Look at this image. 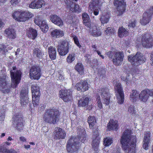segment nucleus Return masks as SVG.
<instances>
[{
    "label": "nucleus",
    "mask_w": 153,
    "mask_h": 153,
    "mask_svg": "<svg viewBox=\"0 0 153 153\" xmlns=\"http://www.w3.org/2000/svg\"><path fill=\"white\" fill-rule=\"evenodd\" d=\"M130 131L126 130L121 137V143L125 153H135L136 138L135 136H131Z\"/></svg>",
    "instance_id": "obj_1"
},
{
    "label": "nucleus",
    "mask_w": 153,
    "mask_h": 153,
    "mask_svg": "<svg viewBox=\"0 0 153 153\" xmlns=\"http://www.w3.org/2000/svg\"><path fill=\"white\" fill-rule=\"evenodd\" d=\"M60 113L57 108L47 109L43 114V120L45 123L55 124L59 122Z\"/></svg>",
    "instance_id": "obj_2"
},
{
    "label": "nucleus",
    "mask_w": 153,
    "mask_h": 153,
    "mask_svg": "<svg viewBox=\"0 0 153 153\" xmlns=\"http://www.w3.org/2000/svg\"><path fill=\"white\" fill-rule=\"evenodd\" d=\"M83 132L81 136L78 138L73 137L70 139L67 144V149L68 153H73L77 151L79 148L80 142H84L86 140L85 132L82 130Z\"/></svg>",
    "instance_id": "obj_3"
},
{
    "label": "nucleus",
    "mask_w": 153,
    "mask_h": 153,
    "mask_svg": "<svg viewBox=\"0 0 153 153\" xmlns=\"http://www.w3.org/2000/svg\"><path fill=\"white\" fill-rule=\"evenodd\" d=\"M98 95L96 96V100L97 105L100 108L102 107V102L106 105H108L110 103V95L109 89L107 88H103L98 91Z\"/></svg>",
    "instance_id": "obj_4"
},
{
    "label": "nucleus",
    "mask_w": 153,
    "mask_h": 153,
    "mask_svg": "<svg viewBox=\"0 0 153 153\" xmlns=\"http://www.w3.org/2000/svg\"><path fill=\"white\" fill-rule=\"evenodd\" d=\"M12 68L13 70L10 71L12 80L11 86L13 88H15L19 84L21 79V72L19 70L16 71V67H13Z\"/></svg>",
    "instance_id": "obj_5"
},
{
    "label": "nucleus",
    "mask_w": 153,
    "mask_h": 153,
    "mask_svg": "<svg viewBox=\"0 0 153 153\" xmlns=\"http://www.w3.org/2000/svg\"><path fill=\"white\" fill-rule=\"evenodd\" d=\"M33 14L27 11H16L12 15L13 19L18 21L24 22L28 19L32 17Z\"/></svg>",
    "instance_id": "obj_6"
},
{
    "label": "nucleus",
    "mask_w": 153,
    "mask_h": 153,
    "mask_svg": "<svg viewBox=\"0 0 153 153\" xmlns=\"http://www.w3.org/2000/svg\"><path fill=\"white\" fill-rule=\"evenodd\" d=\"M128 59L132 65L136 66L143 63L146 60L142 54L140 52H137L134 56H129Z\"/></svg>",
    "instance_id": "obj_7"
},
{
    "label": "nucleus",
    "mask_w": 153,
    "mask_h": 153,
    "mask_svg": "<svg viewBox=\"0 0 153 153\" xmlns=\"http://www.w3.org/2000/svg\"><path fill=\"white\" fill-rule=\"evenodd\" d=\"M32 102L35 107L39 104L40 94L39 87L37 84L32 85Z\"/></svg>",
    "instance_id": "obj_8"
},
{
    "label": "nucleus",
    "mask_w": 153,
    "mask_h": 153,
    "mask_svg": "<svg viewBox=\"0 0 153 153\" xmlns=\"http://www.w3.org/2000/svg\"><path fill=\"white\" fill-rule=\"evenodd\" d=\"M71 45L68 42L65 41H61L58 45V51L61 56H64L69 52Z\"/></svg>",
    "instance_id": "obj_9"
},
{
    "label": "nucleus",
    "mask_w": 153,
    "mask_h": 153,
    "mask_svg": "<svg viewBox=\"0 0 153 153\" xmlns=\"http://www.w3.org/2000/svg\"><path fill=\"white\" fill-rule=\"evenodd\" d=\"M114 89L118 103L120 104L123 103L124 101V97L121 84L120 83H117Z\"/></svg>",
    "instance_id": "obj_10"
},
{
    "label": "nucleus",
    "mask_w": 153,
    "mask_h": 153,
    "mask_svg": "<svg viewBox=\"0 0 153 153\" xmlns=\"http://www.w3.org/2000/svg\"><path fill=\"white\" fill-rule=\"evenodd\" d=\"M13 125L17 131H21L23 129L24 126L22 118L21 115H16L13 117Z\"/></svg>",
    "instance_id": "obj_11"
},
{
    "label": "nucleus",
    "mask_w": 153,
    "mask_h": 153,
    "mask_svg": "<svg viewBox=\"0 0 153 153\" xmlns=\"http://www.w3.org/2000/svg\"><path fill=\"white\" fill-rule=\"evenodd\" d=\"M30 76L31 79L38 80L41 76V69L39 66H35L32 67L30 71Z\"/></svg>",
    "instance_id": "obj_12"
},
{
    "label": "nucleus",
    "mask_w": 153,
    "mask_h": 153,
    "mask_svg": "<svg viewBox=\"0 0 153 153\" xmlns=\"http://www.w3.org/2000/svg\"><path fill=\"white\" fill-rule=\"evenodd\" d=\"M149 96H153V89L149 90L147 89L143 90L141 91L139 95L140 101L144 102L147 101Z\"/></svg>",
    "instance_id": "obj_13"
},
{
    "label": "nucleus",
    "mask_w": 153,
    "mask_h": 153,
    "mask_svg": "<svg viewBox=\"0 0 153 153\" xmlns=\"http://www.w3.org/2000/svg\"><path fill=\"white\" fill-rule=\"evenodd\" d=\"M142 45L146 48H150L153 45V39L148 34L146 33L143 35Z\"/></svg>",
    "instance_id": "obj_14"
},
{
    "label": "nucleus",
    "mask_w": 153,
    "mask_h": 153,
    "mask_svg": "<svg viewBox=\"0 0 153 153\" xmlns=\"http://www.w3.org/2000/svg\"><path fill=\"white\" fill-rule=\"evenodd\" d=\"M71 93L70 90L65 88L60 90L59 92L60 97L65 102L70 101L71 100Z\"/></svg>",
    "instance_id": "obj_15"
},
{
    "label": "nucleus",
    "mask_w": 153,
    "mask_h": 153,
    "mask_svg": "<svg viewBox=\"0 0 153 153\" xmlns=\"http://www.w3.org/2000/svg\"><path fill=\"white\" fill-rule=\"evenodd\" d=\"M114 4L117 9L119 15H122L125 10L126 3L124 0H114Z\"/></svg>",
    "instance_id": "obj_16"
},
{
    "label": "nucleus",
    "mask_w": 153,
    "mask_h": 153,
    "mask_svg": "<svg viewBox=\"0 0 153 153\" xmlns=\"http://www.w3.org/2000/svg\"><path fill=\"white\" fill-rule=\"evenodd\" d=\"M34 22L35 23L38 25L42 31L44 32H46L48 30V25L45 21H42L41 17H35Z\"/></svg>",
    "instance_id": "obj_17"
},
{
    "label": "nucleus",
    "mask_w": 153,
    "mask_h": 153,
    "mask_svg": "<svg viewBox=\"0 0 153 153\" xmlns=\"http://www.w3.org/2000/svg\"><path fill=\"white\" fill-rule=\"evenodd\" d=\"M124 57V54L123 52H116L113 58V64L117 66L120 65L122 63Z\"/></svg>",
    "instance_id": "obj_18"
},
{
    "label": "nucleus",
    "mask_w": 153,
    "mask_h": 153,
    "mask_svg": "<svg viewBox=\"0 0 153 153\" xmlns=\"http://www.w3.org/2000/svg\"><path fill=\"white\" fill-rule=\"evenodd\" d=\"M88 84L86 80H81L76 85L75 88L78 91H85L88 88Z\"/></svg>",
    "instance_id": "obj_19"
},
{
    "label": "nucleus",
    "mask_w": 153,
    "mask_h": 153,
    "mask_svg": "<svg viewBox=\"0 0 153 153\" xmlns=\"http://www.w3.org/2000/svg\"><path fill=\"white\" fill-rule=\"evenodd\" d=\"M9 84L5 79L0 78V90L4 93H8L10 91Z\"/></svg>",
    "instance_id": "obj_20"
},
{
    "label": "nucleus",
    "mask_w": 153,
    "mask_h": 153,
    "mask_svg": "<svg viewBox=\"0 0 153 153\" xmlns=\"http://www.w3.org/2000/svg\"><path fill=\"white\" fill-rule=\"evenodd\" d=\"M66 136L65 132L63 129L58 127L55 128L54 139H63L65 138Z\"/></svg>",
    "instance_id": "obj_21"
},
{
    "label": "nucleus",
    "mask_w": 153,
    "mask_h": 153,
    "mask_svg": "<svg viewBox=\"0 0 153 153\" xmlns=\"http://www.w3.org/2000/svg\"><path fill=\"white\" fill-rule=\"evenodd\" d=\"M93 139L92 145L94 150L97 151L98 150L99 144L100 142V138L98 133L95 134L94 133L92 136Z\"/></svg>",
    "instance_id": "obj_22"
},
{
    "label": "nucleus",
    "mask_w": 153,
    "mask_h": 153,
    "mask_svg": "<svg viewBox=\"0 0 153 153\" xmlns=\"http://www.w3.org/2000/svg\"><path fill=\"white\" fill-rule=\"evenodd\" d=\"M50 20L55 24L60 27H62L63 22L61 19L56 15H51L50 16Z\"/></svg>",
    "instance_id": "obj_23"
},
{
    "label": "nucleus",
    "mask_w": 153,
    "mask_h": 153,
    "mask_svg": "<svg viewBox=\"0 0 153 153\" xmlns=\"http://www.w3.org/2000/svg\"><path fill=\"white\" fill-rule=\"evenodd\" d=\"M6 36L8 38L12 40L16 38V36L15 31L11 27H9L4 31Z\"/></svg>",
    "instance_id": "obj_24"
},
{
    "label": "nucleus",
    "mask_w": 153,
    "mask_h": 153,
    "mask_svg": "<svg viewBox=\"0 0 153 153\" xmlns=\"http://www.w3.org/2000/svg\"><path fill=\"white\" fill-rule=\"evenodd\" d=\"M44 2L42 0H35L32 2L29 5V7L33 9H38L41 8Z\"/></svg>",
    "instance_id": "obj_25"
},
{
    "label": "nucleus",
    "mask_w": 153,
    "mask_h": 153,
    "mask_svg": "<svg viewBox=\"0 0 153 153\" xmlns=\"http://www.w3.org/2000/svg\"><path fill=\"white\" fill-rule=\"evenodd\" d=\"M33 55L34 58L37 59H41L42 58L44 53L41 49L36 48L33 50Z\"/></svg>",
    "instance_id": "obj_26"
},
{
    "label": "nucleus",
    "mask_w": 153,
    "mask_h": 153,
    "mask_svg": "<svg viewBox=\"0 0 153 153\" xmlns=\"http://www.w3.org/2000/svg\"><path fill=\"white\" fill-rule=\"evenodd\" d=\"M118 126L117 121L111 120H110L109 123H108L107 128L109 130H116L118 128Z\"/></svg>",
    "instance_id": "obj_27"
},
{
    "label": "nucleus",
    "mask_w": 153,
    "mask_h": 153,
    "mask_svg": "<svg viewBox=\"0 0 153 153\" xmlns=\"http://www.w3.org/2000/svg\"><path fill=\"white\" fill-rule=\"evenodd\" d=\"M89 32L91 34L95 36H98L101 35V33L100 30L97 29L96 25H94L90 28Z\"/></svg>",
    "instance_id": "obj_28"
},
{
    "label": "nucleus",
    "mask_w": 153,
    "mask_h": 153,
    "mask_svg": "<svg viewBox=\"0 0 153 153\" xmlns=\"http://www.w3.org/2000/svg\"><path fill=\"white\" fill-rule=\"evenodd\" d=\"M27 34L29 37L34 39L37 35V30L32 28H29L27 30Z\"/></svg>",
    "instance_id": "obj_29"
},
{
    "label": "nucleus",
    "mask_w": 153,
    "mask_h": 153,
    "mask_svg": "<svg viewBox=\"0 0 153 153\" xmlns=\"http://www.w3.org/2000/svg\"><path fill=\"white\" fill-rule=\"evenodd\" d=\"M51 35L54 38H58L63 36L64 33L63 31L60 30L55 29L51 32Z\"/></svg>",
    "instance_id": "obj_30"
},
{
    "label": "nucleus",
    "mask_w": 153,
    "mask_h": 153,
    "mask_svg": "<svg viewBox=\"0 0 153 153\" xmlns=\"http://www.w3.org/2000/svg\"><path fill=\"white\" fill-rule=\"evenodd\" d=\"M118 36L120 38H123L124 36H126L128 35V31L123 27L119 28L118 30Z\"/></svg>",
    "instance_id": "obj_31"
},
{
    "label": "nucleus",
    "mask_w": 153,
    "mask_h": 153,
    "mask_svg": "<svg viewBox=\"0 0 153 153\" xmlns=\"http://www.w3.org/2000/svg\"><path fill=\"white\" fill-rule=\"evenodd\" d=\"M151 18V17L149 16L147 13H144L143 18L140 19V23L143 25H145L149 22Z\"/></svg>",
    "instance_id": "obj_32"
},
{
    "label": "nucleus",
    "mask_w": 153,
    "mask_h": 153,
    "mask_svg": "<svg viewBox=\"0 0 153 153\" xmlns=\"http://www.w3.org/2000/svg\"><path fill=\"white\" fill-rule=\"evenodd\" d=\"M89 99L88 97L85 96L82 97L81 99L79 100L78 105L79 107H84L87 106L88 103Z\"/></svg>",
    "instance_id": "obj_33"
},
{
    "label": "nucleus",
    "mask_w": 153,
    "mask_h": 153,
    "mask_svg": "<svg viewBox=\"0 0 153 153\" xmlns=\"http://www.w3.org/2000/svg\"><path fill=\"white\" fill-rule=\"evenodd\" d=\"M110 16L108 14H102L100 16V20L102 24L108 23L109 21Z\"/></svg>",
    "instance_id": "obj_34"
},
{
    "label": "nucleus",
    "mask_w": 153,
    "mask_h": 153,
    "mask_svg": "<svg viewBox=\"0 0 153 153\" xmlns=\"http://www.w3.org/2000/svg\"><path fill=\"white\" fill-rule=\"evenodd\" d=\"M48 52L49 57L51 59H55L56 58V51L55 48L53 47H49L48 48Z\"/></svg>",
    "instance_id": "obj_35"
},
{
    "label": "nucleus",
    "mask_w": 153,
    "mask_h": 153,
    "mask_svg": "<svg viewBox=\"0 0 153 153\" xmlns=\"http://www.w3.org/2000/svg\"><path fill=\"white\" fill-rule=\"evenodd\" d=\"M138 93L135 90H133L130 95V100L133 102H135L138 99Z\"/></svg>",
    "instance_id": "obj_36"
},
{
    "label": "nucleus",
    "mask_w": 153,
    "mask_h": 153,
    "mask_svg": "<svg viewBox=\"0 0 153 153\" xmlns=\"http://www.w3.org/2000/svg\"><path fill=\"white\" fill-rule=\"evenodd\" d=\"M88 123L89 125V127L90 129H93L96 123L95 117L94 116H90L88 118Z\"/></svg>",
    "instance_id": "obj_37"
},
{
    "label": "nucleus",
    "mask_w": 153,
    "mask_h": 153,
    "mask_svg": "<svg viewBox=\"0 0 153 153\" xmlns=\"http://www.w3.org/2000/svg\"><path fill=\"white\" fill-rule=\"evenodd\" d=\"M75 68L80 74H83L84 67L81 63H78L75 66Z\"/></svg>",
    "instance_id": "obj_38"
},
{
    "label": "nucleus",
    "mask_w": 153,
    "mask_h": 153,
    "mask_svg": "<svg viewBox=\"0 0 153 153\" xmlns=\"http://www.w3.org/2000/svg\"><path fill=\"white\" fill-rule=\"evenodd\" d=\"M0 153H15L13 149H7L3 146H0Z\"/></svg>",
    "instance_id": "obj_39"
},
{
    "label": "nucleus",
    "mask_w": 153,
    "mask_h": 153,
    "mask_svg": "<svg viewBox=\"0 0 153 153\" xmlns=\"http://www.w3.org/2000/svg\"><path fill=\"white\" fill-rule=\"evenodd\" d=\"M75 59V54L74 53L69 54L66 58L67 62L69 64L71 63Z\"/></svg>",
    "instance_id": "obj_40"
},
{
    "label": "nucleus",
    "mask_w": 153,
    "mask_h": 153,
    "mask_svg": "<svg viewBox=\"0 0 153 153\" xmlns=\"http://www.w3.org/2000/svg\"><path fill=\"white\" fill-rule=\"evenodd\" d=\"M20 103L22 106H25L29 102V98L28 97H21Z\"/></svg>",
    "instance_id": "obj_41"
},
{
    "label": "nucleus",
    "mask_w": 153,
    "mask_h": 153,
    "mask_svg": "<svg viewBox=\"0 0 153 153\" xmlns=\"http://www.w3.org/2000/svg\"><path fill=\"white\" fill-rule=\"evenodd\" d=\"M104 140V144L106 146H109L112 143V139L110 137H107Z\"/></svg>",
    "instance_id": "obj_42"
},
{
    "label": "nucleus",
    "mask_w": 153,
    "mask_h": 153,
    "mask_svg": "<svg viewBox=\"0 0 153 153\" xmlns=\"http://www.w3.org/2000/svg\"><path fill=\"white\" fill-rule=\"evenodd\" d=\"M70 36L71 37L73 38V39L75 44L80 48L81 47V46L79 43L77 38L73 34H71Z\"/></svg>",
    "instance_id": "obj_43"
},
{
    "label": "nucleus",
    "mask_w": 153,
    "mask_h": 153,
    "mask_svg": "<svg viewBox=\"0 0 153 153\" xmlns=\"http://www.w3.org/2000/svg\"><path fill=\"white\" fill-rule=\"evenodd\" d=\"M135 111L134 107L133 105H130L129 106L128 111L131 114H134L135 113Z\"/></svg>",
    "instance_id": "obj_44"
},
{
    "label": "nucleus",
    "mask_w": 153,
    "mask_h": 153,
    "mask_svg": "<svg viewBox=\"0 0 153 153\" xmlns=\"http://www.w3.org/2000/svg\"><path fill=\"white\" fill-rule=\"evenodd\" d=\"M98 4V0H92L91 2H90L89 5V7L91 9H93L96 4Z\"/></svg>",
    "instance_id": "obj_45"
},
{
    "label": "nucleus",
    "mask_w": 153,
    "mask_h": 153,
    "mask_svg": "<svg viewBox=\"0 0 153 153\" xmlns=\"http://www.w3.org/2000/svg\"><path fill=\"white\" fill-rule=\"evenodd\" d=\"M150 135L149 133H146L145 134L144 136L143 142L144 143L149 142L150 140Z\"/></svg>",
    "instance_id": "obj_46"
},
{
    "label": "nucleus",
    "mask_w": 153,
    "mask_h": 153,
    "mask_svg": "<svg viewBox=\"0 0 153 153\" xmlns=\"http://www.w3.org/2000/svg\"><path fill=\"white\" fill-rule=\"evenodd\" d=\"M82 16L83 22L90 20L88 15L86 13H83Z\"/></svg>",
    "instance_id": "obj_47"
},
{
    "label": "nucleus",
    "mask_w": 153,
    "mask_h": 153,
    "mask_svg": "<svg viewBox=\"0 0 153 153\" xmlns=\"http://www.w3.org/2000/svg\"><path fill=\"white\" fill-rule=\"evenodd\" d=\"M105 32L106 34L110 35L114 32V30L113 29L110 27H108L106 28Z\"/></svg>",
    "instance_id": "obj_48"
},
{
    "label": "nucleus",
    "mask_w": 153,
    "mask_h": 153,
    "mask_svg": "<svg viewBox=\"0 0 153 153\" xmlns=\"http://www.w3.org/2000/svg\"><path fill=\"white\" fill-rule=\"evenodd\" d=\"M136 21L134 20L133 21L130 22H129L128 27H129V28H134L136 26Z\"/></svg>",
    "instance_id": "obj_49"
},
{
    "label": "nucleus",
    "mask_w": 153,
    "mask_h": 153,
    "mask_svg": "<svg viewBox=\"0 0 153 153\" xmlns=\"http://www.w3.org/2000/svg\"><path fill=\"white\" fill-rule=\"evenodd\" d=\"M28 92L26 90H22L21 91V93L20 94L21 97H28L27 95Z\"/></svg>",
    "instance_id": "obj_50"
},
{
    "label": "nucleus",
    "mask_w": 153,
    "mask_h": 153,
    "mask_svg": "<svg viewBox=\"0 0 153 153\" xmlns=\"http://www.w3.org/2000/svg\"><path fill=\"white\" fill-rule=\"evenodd\" d=\"M145 13H147L149 16L150 17H151V16L153 14V6L152 7L150 8L149 10H148Z\"/></svg>",
    "instance_id": "obj_51"
},
{
    "label": "nucleus",
    "mask_w": 153,
    "mask_h": 153,
    "mask_svg": "<svg viewBox=\"0 0 153 153\" xmlns=\"http://www.w3.org/2000/svg\"><path fill=\"white\" fill-rule=\"evenodd\" d=\"M105 71L104 70L102 69L101 71H99L98 74L100 75V78H102L105 76Z\"/></svg>",
    "instance_id": "obj_52"
},
{
    "label": "nucleus",
    "mask_w": 153,
    "mask_h": 153,
    "mask_svg": "<svg viewBox=\"0 0 153 153\" xmlns=\"http://www.w3.org/2000/svg\"><path fill=\"white\" fill-rule=\"evenodd\" d=\"M21 0H11L10 3L12 5L15 6L20 2Z\"/></svg>",
    "instance_id": "obj_53"
},
{
    "label": "nucleus",
    "mask_w": 153,
    "mask_h": 153,
    "mask_svg": "<svg viewBox=\"0 0 153 153\" xmlns=\"http://www.w3.org/2000/svg\"><path fill=\"white\" fill-rule=\"evenodd\" d=\"M75 11L76 12H80L81 11V9L80 8L79 5L77 4H75L74 7Z\"/></svg>",
    "instance_id": "obj_54"
},
{
    "label": "nucleus",
    "mask_w": 153,
    "mask_h": 153,
    "mask_svg": "<svg viewBox=\"0 0 153 153\" xmlns=\"http://www.w3.org/2000/svg\"><path fill=\"white\" fill-rule=\"evenodd\" d=\"M84 25L88 27L91 28L90 20L83 22Z\"/></svg>",
    "instance_id": "obj_55"
},
{
    "label": "nucleus",
    "mask_w": 153,
    "mask_h": 153,
    "mask_svg": "<svg viewBox=\"0 0 153 153\" xmlns=\"http://www.w3.org/2000/svg\"><path fill=\"white\" fill-rule=\"evenodd\" d=\"M149 142L144 143L143 144V147L145 150H147L148 149L149 143Z\"/></svg>",
    "instance_id": "obj_56"
},
{
    "label": "nucleus",
    "mask_w": 153,
    "mask_h": 153,
    "mask_svg": "<svg viewBox=\"0 0 153 153\" xmlns=\"http://www.w3.org/2000/svg\"><path fill=\"white\" fill-rule=\"evenodd\" d=\"M107 55L110 58H112L113 55V53L111 51H109L107 52L106 53Z\"/></svg>",
    "instance_id": "obj_57"
},
{
    "label": "nucleus",
    "mask_w": 153,
    "mask_h": 153,
    "mask_svg": "<svg viewBox=\"0 0 153 153\" xmlns=\"http://www.w3.org/2000/svg\"><path fill=\"white\" fill-rule=\"evenodd\" d=\"M58 78L60 80V81H62L64 79V77L62 75L59 74L58 76Z\"/></svg>",
    "instance_id": "obj_58"
},
{
    "label": "nucleus",
    "mask_w": 153,
    "mask_h": 153,
    "mask_svg": "<svg viewBox=\"0 0 153 153\" xmlns=\"http://www.w3.org/2000/svg\"><path fill=\"white\" fill-rule=\"evenodd\" d=\"M90 56L89 55H87L85 57V60L87 62H90Z\"/></svg>",
    "instance_id": "obj_59"
},
{
    "label": "nucleus",
    "mask_w": 153,
    "mask_h": 153,
    "mask_svg": "<svg viewBox=\"0 0 153 153\" xmlns=\"http://www.w3.org/2000/svg\"><path fill=\"white\" fill-rule=\"evenodd\" d=\"M92 47L93 48V50L94 51H97V46L95 45H92Z\"/></svg>",
    "instance_id": "obj_60"
},
{
    "label": "nucleus",
    "mask_w": 153,
    "mask_h": 153,
    "mask_svg": "<svg viewBox=\"0 0 153 153\" xmlns=\"http://www.w3.org/2000/svg\"><path fill=\"white\" fill-rule=\"evenodd\" d=\"M5 48V47L2 44H0V51H4Z\"/></svg>",
    "instance_id": "obj_61"
},
{
    "label": "nucleus",
    "mask_w": 153,
    "mask_h": 153,
    "mask_svg": "<svg viewBox=\"0 0 153 153\" xmlns=\"http://www.w3.org/2000/svg\"><path fill=\"white\" fill-rule=\"evenodd\" d=\"M19 139L20 141L23 142H25L26 140V138L22 136L20 137L19 138Z\"/></svg>",
    "instance_id": "obj_62"
},
{
    "label": "nucleus",
    "mask_w": 153,
    "mask_h": 153,
    "mask_svg": "<svg viewBox=\"0 0 153 153\" xmlns=\"http://www.w3.org/2000/svg\"><path fill=\"white\" fill-rule=\"evenodd\" d=\"M151 60L152 62L151 65H153V51L152 52L150 55Z\"/></svg>",
    "instance_id": "obj_63"
},
{
    "label": "nucleus",
    "mask_w": 153,
    "mask_h": 153,
    "mask_svg": "<svg viewBox=\"0 0 153 153\" xmlns=\"http://www.w3.org/2000/svg\"><path fill=\"white\" fill-rule=\"evenodd\" d=\"M94 15L97 16L99 14V10L98 9H95L94 11Z\"/></svg>",
    "instance_id": "obj_64"
}]
</instances>
